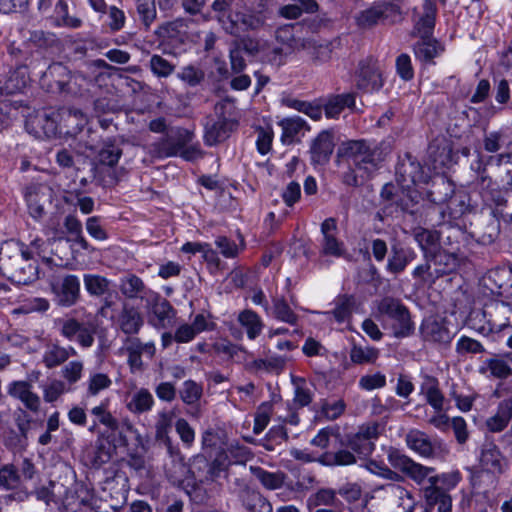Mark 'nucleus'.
Listing matches in <instances>:
<instances>
[{
    "instance_id": "nucleus-7",
    "label": "nucleus",
    "mask_w": 512,
    "mask_h": 512,
    "mask_svg": "<svg viewBox=\"0 0 512 512\" xmlns=\"http://www.w3.org/2000/svg\"><path fill=\"white\" fill-rule=\"evenodd\" d=\"M122 155V149L112 140L104 142L98 153L97 163L92 168L95 181L103 186H113L117 183L115 170L113 169Z\"/></svg>"
},
{
    "instance_id": "nucleus-29",
    "label": "nucleus",
    "mask_w": 512,
    "mask_h": 512,
    "mask_svg": "<svg viewBox=\"0 0 512 512\" xmlns=\"http://www.w3.org/2000/svg\"><path fill=\"white\" fill-rule=\"evenodd\" d=\"M10 396L20 400L27 410L37 413L40 409V397L32 391V385L27 381H14L8 387Z\"/></svg>"
},
{
    "instance_id": "nucleus-5",
    "label": "nucleus",
    "mask_w": 512,
    "mask_h": 512,
    "mask_svg": "<svg viewBox=\"0 0 512 512\" xmlns=\"http://www.w3.org/2000/svg\"><path fill=\"white\" fill-rule=\"evenodd\" d=\"M473 185L483 203L492 208V215L499 220L512 223V191L499 189L488 175H482Z\"/></svg>"
},
{
    "instance_id": "nucleus-40",
    "label": "nucleus",
    "mask_w": 512,
    "mask_h": 512,
    "mask_svg": "<svg viewBox=\"0 0 512 512\" xmlns=\"http://www.w3.org/2000/svg\"><path fill=\"white\" fill-rule=\"evenodd\" d=\"M317 461L324 466H349L357 462L356 454L347 448H341L337 451H326L321 454Z\"/></svg>"
},
{
    "instance_id": "nucleus-43",
    "label": "nucleus",
    "mask_w": 512,
    "mask_h": 512,
    "mask_svg": "<svg viewBox=\"0 0 512 512\" xmlns=\"http://www.w3.org/2000/svg\"><path fill=\"white\" fill-rule=\"evenodd\" d=\"M45 186L32 184L26 188L25 199L31 216L35 219L41 218L44 214V206L41 198L44 197Z\"/></svg>"
},
{
    "instance_id": "nucleus-33",
    "label": "nucleus",
    "mask_w": 512,
    "mask_h": 512,
    "mask_svg": "<svg viewBox=\"0 0 512 512\" xmlns=\"http://www.w3.org/2000/svg\"><path fill=\"white\" fill-rule=\"evenodd\" d=\"M145 302L161 326H165L166 322H170L175 316V309L170 302L155 291L150 294Z\"/></svg>"
},
{
    "instance_id": "nucleus-18",
    "label": "nucleus",
    "mask_w": 512,
    "mask_h": 512,
    "mask_svg": "<svg viewBox=\"0 0 512 512\" xmlns=\"http://www.w3.org/2000/svg\"><path fill=\"white\" fill-rule=\"evenodd\" d=\"M121 350L127 354V363L132 372L143 370L142 355L152 358L156 351L153 342L143 343L134 335L125 338Z\"/></svg>"
},
{
    "instance_id": "nucleus-26",
    "label": "nucleus",
    "mask_w": 512,
    "mask_h": 512,
    "mask_svg": "<svg viewBox=\"0 0 512 512\" xmlns=\"http://www.w3.org/2000/svg\"><path fill=\"white\" fill-rule=\"evenodd\" d=\"M357 86L365 92L378 91L382 88V73L374 62L360 63Z\"/></svg>"
},
{
    "instance_id": "nucleus-13",
    "label": "nucleus",
    "mask_w": 512,
    "mask_h": 512,
    "mask_svg": "<svg viewBox=\"0 0 512 512\" xmlns=\"http://www.w3.org/2000/svg\"><path fill=\"white\" fill-rule=\"evenodd\" d=\"M401 482L385 483L375 486L373 491L381 493L382 498L387 501L391 508L397 512H413L416 502L411 492L400 485Z\"/></svg>"
},
{
    "instance_id": "nucleus-57",
    "label": "nucleus",
    "mask_w": 512,
    "mask_h": 512,
    "mask_svg": "<svg viewBox=\"0 0 512 512\" xmlns=\"http://www.w3.org/2000/svg\"><path fill=\"white\" fill-rule=\"evenodd\" d=\"M272 314L276 319L291 325H295L298 321V316L289 307L283 297L273 299Z\"/></svg>"
},
{
    "instance_id": "nucleus-12",
    "label": "nucleus",
    "mask_w": 512,
    "mask_h": 512,
    "mask_svg": "<svg viewBox=\"0 0 512 512\" xmlns=\"http://www.w3.org/2000/svg\"><path fill=\"white\" fill-rule=\"evenodd\" d=\"M396 180L403 189L411 188L414 185L427 183L429 179L428 173L410 153H405L399 158L396 165Z\"/></svg>"
},
{
    "instance_id": "nucleus-60",
    "label": "nucleus",
    "mask_w": 512,
    "mask_h": 512,
    "mask_svg": "<svg viewBox=\"0 0 512 512\" xmlns=\"http://www.w3.org/2000/svg\"><path fill=\"white\" fill-rule=\"evenodd\" d=\"M177 77L190 87H195L204 81L205 72L200 67L190 64L183 67Z\"/></svg>"
},
{
    "instance_id": "nucleus-23",
    "label": "nucleus",
    "mask_w": 512,
    "mask_h": 512,
    "mask_svg": "<svg viewBox=\"0 0 512 512\" xmlns=\"http://www.w3.org/2000/svg\"><path fill=\"white\" fill-rule=\"evenodd\" d=\"M118 288L126 299L145 301L153 292L144 281L132 272H126L119 278Z\"/></svg>"
},
{
    "instance_id": "nucleus-64",
    "label": "nucleus",
    "mask_w": 512,
    "mask_h": 512,
    "mask_svg": "<svg viewBox=\"0 0 512 512\" xmlns=\"http://www.w3.org/2000/svg\"><path fill=\"white\" fill-rule=\"evenodd\" d=\"M404 213L414 214L416 212L415 207L418 204L417 193L411 191L410 188L403 189L401 194L397 196L394 203Z\"/></svg>"
},
{
    "instance_id": "nucleus-27",
    "label": "nucleus",
    "mask_w": 512,
    "mask_h": 512,
    "mask_svg": "<svg viewBox=\"0 0 512 512\" xmlns=\"http://www.w3.org/2000/svg\"><path fill=\"white\" fill-rule=\"evenodd\" d=\"M236 126L237 122L227 118H220L217 121L207 122L204 134L205 144L213 146L223 142L230 136V133Z\"/></svg>"
},
{
    "instance_id": "nucleus-41",
    "label": "nucleus",
    "mask_w": 512,
    "mask_h": 512,
    "mask_svg": "<svg viewBox=\"0 0 512 512\" xmlns=\"http://www.w3.org/2000/svg\"><path fill=\"white\" fill-rule=\"evenodd\" d=\"M480 372L482 374L489 373L490 376L495 378L505 379L512 375V368L504 356L494 355L483 362Z\"/></svg>"
},
{
    "instance_id": "nucleus-49",
    "label": "nucleus",
    "mask_w": 512,
    "mask_h": 512,
    "mask_svg": "<svg viewBox=\"0 0 512 512\" xmlns=\"http://www.w3.org/2000/svg\"><path fill=\"white\" fill-rule=\"evenodd\" d=\"M355 106V95L353 93H345L332 96L325 104V114L327 118L337 117L344 108Z\"/></svg>"
},
{
    "instance_id": "nucleus-31",
    "label": "nucleus",
    "mask_w": 512,
    "mask_h": 512,
    "mask_svg": "<svg viewBox=\"0 0 512 512\" xmlns=\"http://www.w3.org/2000/svg\"><path fill=\"white\" fill-rule=\"evenodd\" d=\"M500 234V220L492 215L483 217L473 231V237L483 245H490L495 242Z\"/></svg>"
},
{
    "instance_id": "nucleus-35",
    "label": "nucleus",
    "mask_w": 512,
    "mask_h": 512,
    "mask_svg": "<svg viewBox=\"0 0 512 512\" xmlns=\"http://www.w3.org/2000/svg\"><path fill=\"white\" fill-rule=\"evenodd\" d=\"M238 501L247 512H273L270 501L257 489L243 491Z\"/></svg>"
},
{
    "instance_id": "nucleus-1",
    "label": "nucleus",
    "mask_w": 512,
    "mask_h": 512,
    "mask_svg": "<svg viewBox=\"0 0 512 512\" xmlns=\"http://www.w3.org/2000/svg\"><path fill=\"white\" fill-rule=\"evenodd\" d=\"M387 460L394 469H398L417 484H422L427 479L428 485L423 488L427 506L430 508L437 506L438 512H451V497L438 483L441 482L448 489L455 487L460 481L458 472L442 474L441 476L432 475L435 471L434 468L415 462L393 447H390L387 452Z\"/></svg>"
},
{
    "instance_id": "nucleus-32",
    "label": "nucleus",
    "mask_w": 512,
    "mask_h": 512,
    "mask_svg": "<svg viewBox=\"0 0 512 512\" xmlns=\"http://www.w3.org/2000/svg\"><path fill=\"white\" fill-rule=\"evenodd\" d=\"M498 404L496 413L486 420L488 431L497 433L503 431L512 419V395Z\"/></svg>"
},
{
    "instance_id": "nucleus-34",
    "label": "nucleus",
    "mask_w": 512,
    "mask_h": 512,
    "mask_svg": "<svg viewBox=\"0 0 512 512\" xmlns=\"http://www.w3.org/2000/svg\"><path fill=\"white\" fill-rule=\"evenodd\" d=\"M407 446L422 457L430 458L434 455L435 444L424 432L413 429L406 435Z\"/></svg>"
},
{
    "instance_id": "nucleus-20",
    "label": "nucleus",
    "mask_w": 512,
    "mask_h": 512,
    "mask_svg": "<svg viewBox=\"0 0 512 512\" xmlns=\"http://www.w3.org/2000/svg\"><path fill=\"white\" fill-rule=\"evenodd\" d=\"M337 221L335 218H327L321 224V254L340 258L345 255L346 249L344 243L337 238Z\"/></svg>"
},
{
    "instance_id": "nucleus-14",
    "label": "nucleus",
    "mask_w": 512,
    "mask_h": 512,
    "mask_svg": "<svg viewBox=\"0 0 512 512\" xmlns=\"http://www.w3.org/2000/svg\"><path fill=\"white\" fill-rule=\"evenodd\" d=\"M60 334L69 341L76 340L83 348H89L94 343L96 326L93 322H80L76 318L59 320Z\"/></svg>"
},
{
    "instance_id": "nucleus-4",
    "label": "nucleus",
    "mask_w": 512,
    "mask_h": 512,
    "mask_svg": "<svg viewBox=\"0 0 512 512\" xmlns=\"http://www.w3.org/2000/svg\"><path fill=\"white\" fill-rule=\"evenodd\" d=\"M128 491L126 474L116 471L112 476L106 477L100 488L96 490L93 510L97 512H117L126 503Z\"/></svg>"
},
{
    "instance_id": "nucleus-46",
    "label": "nucleus",
    "mask_w": 512,
    "mask_h": 512,
    "mask_svg": "<svg viewBox=\"0 0 512 512\" xmlns=\"http://www.w3.org/2000/svg\"><path fill=\"white\" fill-rule=\"evenodd\" d=\"M68 360V354L65 347L60 346L57 342H49L45 346L42 356V362L46 368L52 369L60 366Z\"/></svg>"
},
{
    "instance_id": "nucleus-11",
    "label": "nucleus",
    "mask_w": 512,
    "mask_h": 512,
    "mask_svg": "<svg viewBox=\"0 0 512 512\" xmlns=\"http://www.w3.org/2000/svg\"><path fill=\"white\" fill-rule=\"evenodd\" d=\"M249 457V451L246 447L230 446L227 450L217 453L214 460L208 464L207 479L217 481L228 476V468L234 463H244Z\"/></svg>"
},
{
    "instance_id": "nucleus-8",
    "label": "nucleus",
    "mask_w": 512,
    "mask_h": 512,
    "mask_svg": "<svg viewBox=\"0 0 512 512\" xmlns=\"http://www.w3.org/2000/svg\"><path fill=\"white\" fill-rule=\"evenodd\" d=\"M379 311L386 315L391 321L393 334L397 338L407 337L415 330L407 307L399 300L392 297H385L380 301Z\"/></svg>"
},
{
    "instance_id": "nucleus-38",
    "label": "nucleus",
    "mask_w": 512,
    "mask_h": 512,
    "mask_svg": "<svg viewBox=\"0 0 512 512\" xmlns=\"http://www.w3.org/2000/svg\"><path fill=\"white\" fill-rule=\"evenodd\" d=\"M414 239L423 253L424 260L441 248L440 232L436 230L419 228L414 231Z\"/></svg>"
},
{
    "instance_id": "nucleus-9",
    "label": "nucleus",
    "mask_w": 512,
    "mask_h": 512,
    "mask_svg": "<svg viewBox=\"0 0 512 512\" xmlns=\"http://www.w3.org/2000/svg\"><path fill=\"white\" fill-rule=\"evenodd\" d=\"M194 133L186 128H170L167 134L150 145V154L156 158L178 156L181 149L191 143Z\"/></svg>"
},
{
    "instance_id": "nucleus-16",
    "label": "nucleus",
    "mask_w": 512,
    "mask_h": 512,
    "mask_svg": "<svg viewBox=\"0 0 512 512\" xmlns=\"http://www.w3.org/2000/svg\"><path fill=\"white\" fill-rule=\"evenodd\" d=\"M468 256V253L459 254L452 248L448 251L440 248L432 253L426 260L432 263L433 276L440 278L456 271L460 264L468 259Z\"/></svg>"
},
{
    "instance_id": "nucleus-42",
    "label": "nucleus",
    "mask_w": 512,
    "mask_h": 512,
    "mask_svg": "<svg viewBox=\"0 0 512 512\" xmlns=\"http://www.w3.org/2000/svg\"><path fill=\"white\" fill-rule=\"evenodd\" d=\"M454 193L452 184L443 177L432 181L431 188L427 191L428 199L434 204H444Z\"/></svg>"
},
{
    "instance_id": "nucleus-6",
    "label": "nucleus",
    "mask_w": 512,
    "mask_h": 512,
    "mask_svg": "<svg viewBox=\"0 0 512 512\" xmlns=\"http://www.w3.org/2000/svg\"><path fill=\"white\" fill-rule=\"evenodd\" d=\"M402 18L401 7L393 1H376L355 15V23L362 30L378 25H394Z\"/></svg>"
},
{
    "instance_id": "nucleus-28",
    "label": "nucleus",
    "mask_w": 512,
    "mask_h": 512,
    "mask_svg": "<svg viewBox=\"0 0 512 512\" xmlns=\"http://www.w3.org/2000/svg\"><path fill=\"white\" fill-rule=\"evenodd\" d=\"M415 57L426 65H434V59L440 56L444 51V45L432 36L420 37V40L414 44Z\"/></svg>"
},
{
    "instance_id": "nucleus-22",
    "label": "nucleus",
    "mask_w": 512,
    "mask_h": 512,
    "mask_svg": "<svg viewBox=\"0 0 512 512\" xmlns=\"http://www.w3.org/2000/svg\"><path fill=\"white\" fill-rule=\"evenodd\" d=\"M334 147L333 132L330 130L321 131L310 146L311 163L321 166L327 164L330 161Z\"/></svg>"
},
{
    "instance_id": "nucleus-50",
    "label": "nucleus",
    "mask_w": 512,
    "mask_h": 512,
    "mask_svg": "<svg viewBox=\"0 0 512 512\" xmlns=\"http://www.w3.org/2000/svg\"><path fill=\"white\" fill-rule=\"evenodd\" d=\"M250 471L266 489L276 490L283 486L285 474L282 472H269L259 466H250Z\"/></svg>"
},
{
    "instance_id": "nucleus-53",
    "label": "nucleus",
    "mask_w": 512,
    "mask_h": 512,
    "mask_svg": "<svg viewBox=\"0 0 512 512\" xmlns=\"http://www.w3.org/2000/svg\"><path fill=\"white\" fill-rule=\"evenodd\" d=\"M468 240L467 235L460 229L451 228L445 237L440 236L441 249L448 251L451 248L457 253H467L464 242Z\"/></svg>"
},
{
    "instance_id": "nucleus-10",
    "label": "nucleus",
    "mask_w": 512,
    "mask_h": 512,
    "mask_svg": "<svg viewBox=\"0 0 512 512\" xmlns=\"http://www.w3.org/2000/svg\"><path fill=\"white\" fill-rule=\"evenodd\" d=\"M380 425L377 422L366 423L359 426L355 433L347 434L342 442L359 457L372 454L375 449V441L380 436Z\"/></svg>"
},
{
    "instance_id": "nucleus-3",
    "label": "nucleus",
    "mask_w": 512,
    "mask_h": 512,
    "mask_svg": "<svg viewBox=\"0 0 512 512\" xmlns=\"http://www.w3.org/2000/svg\"><path fill=\"white\" fill-rule=\"evenodd\" d=\"M337 154L355 171L360 172L361 177L376 171L386 156L381 143L366 139L344 141Z\"/></svg>"
},
{
    "instance_id": "nucleus-39",
    "label": "nucleus",
    "mask_w": 512,
    "mask_h": 512,
    "mask_svg": "<svg viewBox=\"0 0 512 512\" xmlns=\"http://www.w3.org/2000/svg\"><path fill=\"white\" fill-rule=\"evenodd\" d=\"M480 463L483 470L490 471L493 475L502 472V455L499 448L489 442L485 443L481 449Z\"/></svg>"
},
{
    "instance_id": "nucleus-37",
    "label": "nucleus",
    "mask_w": 512,
    "mask_h": 512,
    "mask_svg": "<svg viewBox=\"0 0 512 512\" xmlns=\"http://www.w3.org/2000/svg\"><path fill=\"white\" fill-rule=\"evenodd\" d=\"M420 391L425 395L426 401L431 407H433L437 412L442 411L444 396L439 389V382L437 378L425 375L420 386Z\"/></svg>"
},
{
    "instance_id": "nucleus-56",
    "label": "nucleus",
    "mask_w": 512,
    "mask_h": 512,
    "mask_svg": "<svg viewBox=\"0 0 512 512\" xmlns=\"http://www.w3.org/2000/svg\"><path fill=\"white\" fill-rule=\"evenodd\" d=\"M149 68L158 78H168L175 71V64L158 54H153L149 60Z\"/></svg>"
},
{
    "instance_id": "nucleus-62",
    "label": "nucleus",
    "mask_w": 512,
    "mask_h": 512,
    "mask_svg": "<svg viewBox=\"0 0 512 512\" xmlns=\"http://www.w3.org/2000/svg\"><path fill=\"white\" fill-rule=\"evenodd\" d=\"M470 483L473 489L480 492L481 489L493 486L495 483V475L488 470L470 469Z\"/></svg>"
},
{
    "instance_id": "nucleus-15",
    "label": "nucleus",
    "mask_w": 512,
    "mask_h": 512,
    "mask_svg": "<svg viewBox=\"0 0 512 512\" xmlns=\"http://www.w3.org/2000/svg\"><path fill=\"white\" fill-rule=\"evenodd\" d=\"M483 315L487 318L489 332L512 328V303L493 300L485 304Z\"/></svg>"
},
{
    "instance_id": "nucleus-2",
    "label": "nucleus",
    "mask_w": 512,
    "mask_h": 512,
    "mask_svg": "<svg viewBox=\"0 0 512 512\" xmlns=\"http://www.w3.org/2000/svg\"><path fill=\"white\" fill-rule=\"evenodd\" d=\"M38 268L37 260L23 243L11 240L0 247V273L12 283L28 285L36 281Z\"/></svg>"
},
{
    "instance_id": "nucleus-52",
    "label": "nucleus",
    "mask_w": 512,
    "mask_h": 512,
    "mask_svg": "<svg viewBox=\"0 0 512 512\" xmlns=\"http://www.w3.org/2000/svg\"><path fill=\"white\" fill-rule=\"evenodd\" d=\"M108 407V401H102L99 405L93 407L90 410V413L94 417L96 423L103 425L108 431L115 432L119 429V423L111 414Z\"/></svg>"
},
{
    "instance_id": "nucleus-63",
    "label": "nucleus",
    "mask_w": 512,
    "mask_h": 512,
    "mask_svg": "<svg viewBox=\"0 0 512 512\" xmlns=\"http://www.w3.org/2000/svg\"><path fill=\"white\" fill-rule=\"evenodd\" d=\"M137 13L146 27L149 29L152 22L156 19L155 0H135Z\"/></svg>"
},
{
    "instance_id": "nucleus-58",
    "label": "nucleus",
    "mask_w": 512,
    "mask_h": 512,
    "mask_svg": "<svg viewBox=\"0 0 512 512\" xmlns=\"http://www.w3.org/2000/svg\"><path fill=\"white\" fill-rule=\"evenodd\" d=\"M287 358L280 355H268L264 359H256L253 361V367L257 370L267 372H280L284 369Z\"/></svg>"
},
{
    "instance_id": "nucleus-51",
    "label": "nucleus",
    "mask_w": 512,
    "mask_h": 512,
    "mask_svg": "<svg viewBox=\"0 0 512 512\" xmlns=\"http://www.w3.org/2000/svg\"><path fill=\"white\" fill-rule=\"evenodd\" d=\"M365 468L371 474L387 480L388 483L404 482V477L396 471L397 469L392 470L383 461L370 459L365 463Z\"/></svg>"
},
{
    "instance_id": "nucleus-36",
    "label": "nucleus",
    "mask_w": 512,
    "mask_h": 512,
    "mask_svg": "<svg viewBox=\"0 0 512 512\" xmlns=\"http://www.w3.org/2000/svg\"><path fill=\"white\" fill-rule=\"evenodd\" d=\"M423 13L415 24V29L420 37L432 36L437 16V6L432 0H424L422 4Z\"/></svg>"
},
{
    "instance_id": "nucleus-59",
    "label": "nucleus",
    "mask_w": 512,
    "mask_h": 512,
    "mask_svg": "<svg viewBox=\"0 0 512 512\" xmlns=\"http://www.w3.org/2000/svg\"><path fill=\"white\" fill-rule=\"evenodd\" d=\"M203 394V388L193 380H186L179 392L181 400L187 405L196 404Z\"/></svg>"
},
{
    "instance_id": "nucleus-55",
    "label": "nucleus",
    "mask_w": 512,
    "mask_h": 512,
    "mask_svg": "<svg viewBox=\"0 0 512 512\" xmlns=\"http://www.w3.org/2000/svg\"><path fill=\"white\" fill-rule=\"evenodd\" d=\"M84 286L91 296L101 297L110 290V281L96 274L84 275Z\"/></svg>"
},
{
    "instance_id": "nucleus-30",
    "label": "nucleus",
    "mask_w": 512,
    "mask_h": 512,
    "mask_svg": "<svg viewBox=\"0 0 512 512\" xmlns=\"http://www.w3.org/2000/svg\"><path fill=\"white\" fill-rule=\"evenodd\" d=\"M415 259L416 253L412 248L393 245L388 257L386 270L390 274L399 275Z\"/></svg>"
},
{
    "instance_id": "nucleus-48",
    "label": "nucleus",
    "mask_w": 512,
    "mask_h": 512,
    "mask_svg": "<svg viewBox=\"0 0 512 512\" xmlns=\"http://www.w3.org/2000/svg\"><path fill=\"white\" fill-rule=\"evenodd\" d=\"M153 405L154 398L150 391L146 388H141L131 396L127 403V409L134 414H142L150 411Z\"/></svg>"
},
{
    "instance_id": "nucleus-54",
    "label": "nucleus",
    "mask_w": 512,
    "mask_h": 512,
    "mask_svg": "<svg viewBox=\"0 0 512 512\" xmlns=\"http://www.w3.org/2000/svg\"><path fill=\"white\" fill-rule=\"evenodd\" d=\"M55 24L56 26H64L68 28H79L82 20L68 14V5L64 0H57L54 5Z\"/></svg>"
},
{
    "instance_id": "nucleus-25",
    "label": "nucleus",
    "mask_w": 512,
    "mask_h": 512,
    "mask_svg": "<svg viewBox=\"0 0 512 512\" xmlns=\"http://www.w3.org/2000/svg\"><path fill=\"white\" fill-rule=\"evenodd\" d=\"M265 24L263 12H252L251 10L236 11L233 16H229V26L225 27L226 31L234 34L238 27L241 26L243 31L257 30Z\"/></svg>"
},
{
    "instance_id": "nucleus-21",
    "label": "nucleus",
    "mask_w": 512,
    "mask_h": 512,
    "mask_svg": "<svg viewBox=\"0 0 512 512\" xmlns=\"http://www.w3.org/2000/svg\"><path fill=\"white\" fill-rule=\"evenodd\" d=\"M42 79L44 81H54L61 91H71L72 83L77 84L78 81H86V77L82 73L71 74L69 69L61 62L50 64L43 72Z\"/></svg>"
},
{
    "instance_id": "nucleus-24",
    "label": "nucleus",
    "mask_w": 512,
    "mask_h": 512,
    "mask_svg": "<svg viewBox=\"0 0 512 512\" xmlns=\"http://www.w3.org/2000/svg\"><path fill=\"white\" fill-rule=\"evenodd\" d=\"M117 325L127 337L133 336L138 334L143 327L144 318L137 307L124 303L117 317Z\"/></svg>"
},
{
    "instance_id": "nucleus-61",
    "label": "nucleus",
    "mask_w": 512,
    "mask_h": 512,
    "mask_svg": "<svg viewBox=\"0 0 512 512\" xmlns=\"http://www.w3.org/2000/svg\"><path fill=\"white\" fill-rule=\"evenodd\" d=\"M378 355L377 349L358 345H354L350 351V359L355 364L373 363Z\"/></svg>"
},
{
    "instance_id": "nucleus-47",
    "label": "nucleus",
    "mask_w": 512,
    "mask_h": 512,
    "mask_svg": "<svg viewBox=\"0 0 512 512\" xmlns=\"http://www.w3.org/2000/svg\"><path fill=\"white\" fill-rule=\"evenodd\" d=\"M279 125L282 128L281 139L284 143H292L300 131L303 129L309 130L307 122L299 116L284 118L279 122Z\"/></svg>"
},
{
    "instance_id": "nucleus-17",
    "label": "nucleus",
    "mask_w": 512,
    "mask_h": 512,
    "mask_svg": "<svg viewBox=\"0 0 512 512\" xmlns=\"http://www.w3.org/2000/svg\"><path fill=\"white\" fill-rule=\"evenodd\" d=\"M449 322L444 318L429 317L423 320L420 334L425 342L437 345H449L454 334L448 327Z\"/></svg>"
},
{
    "instance_id": "nucleus-45",
    "label": "nucleus",
    "mask_w": 512,
    "mask_h": 512,
    "mask_svg": "<svg viewBox=\"0 0 512 512\" xmlns=\"http://www.w3.org/2000/svg\"><path fill=\"white\" fill-rule=\"evenodd\" d=\"M238 322L246 329L249 339L257 338L264 327L260 316L253 310L246 309L239 313Z\"/></svg>"
},
{
    "instance_id": "nucleus-44",
    "label": "nucleus",
    "mask_w": 512,
    "mask_h": 512,
    "mask_svg": "<svg viewBox=\"0 0 512 512\" xmlns=\"http://www.w3.org/2000/svg\"><path fill=\"white\" fill-rule=\"evenodd\" d=\"M355 307V298L353 295L343 294L335 299V308L325 312L326 315H332L338 323L348 320Z\"/></svg>"
},
{
    "instance_id": "nucleus-19",
    "label": "nucleus",
    "mask_w": 512,
    "mask_h": 512,
    "mask_svg": "<svg viewBox=\"0 0 512 512\" xmlns=\"http://www.w3.org/2000/svg\"><path fill=\"white\" fill-rule=\"evenodd\" d=\"M52 291L58 305L73 306L80 297V281L76 275H65L52 283Z\"/></svg>"
}]
</instances>
